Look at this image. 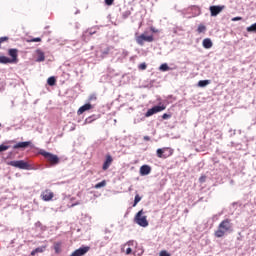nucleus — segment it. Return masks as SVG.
Listing matches in <instances>:
<instances>
[{"instance_id": "obj_43", "label": "nucleus", "mask_w": 256, "mask_h": 256, "mask_svg": "<svg viewBox=\"0 0 256 256\" xmlns=\"http://www.w3.org/2000/svg\"><path fill=\"white\" fill-rule=\"evenodd\" d=\"M144 141H151V137H149V136H144Z\"/></svg>"}, {"instance_id": "obj_4", "label": "nucleus", "mask_w": 256, "mask_h": 256, "mask_svg": "<svg viewBox=\"0 0 256 256\" xmlns=\"http://www.w3.org/2000/svg\"><path fill=\"white\" fill-rule=\"evenodd\" d=\"M175 153V150L170 147L159 148L156 150V155L159 159H168Z\"/></svg>"}, {"instance_id": "obj_29", "label": "nucleus", "mask_w": 256, "mask_h": 256, "mask_svg": "<svg viewBox=\"0 0 256 256\" xmlns=\"http://www.w3.org/2000/svg\"><path fill=\"white\" fill-rule=\"evenodd\" d=\"M160 71H169V65H167L166 63L165 64H162L160 67H159Z\"/></svg>"}, {"instance_id": "obj_28", "label": "nucleus", "mask_w": 256, "mask_h": 256, "mask_svg": "<svg viewBox=\"0 0 256 256\" xmlns=\"http://www.w3.org/2000/svg\"><path fill=\"white\" fill-rule=\"evenodd\" d=\"M140 201H141V196H139V194H136V196L134 198L133 207H137V203H139Z\"/></svg>"}, {"instance_id": "obj_5", "label": "nucleus", "mask_w": 256, "mask_h": 256, "mask_svg": "<svg viewBox=\"0 0 256 256\" xmlns=\"http://www.w3.org/2000/svg\"><path fill=\"white\" fill-rule=\"evenodd\" d=\"M9 165H11V167H16L17 169H24L26 171H29V169H31V165L25 160H14L9 162Z\"/></svg>"}, {"instance_id": "obj_26", "label": "nucleus", "mask_w": 256, "mask_h": 256, "mask_svg": "<svg viewBox=\"0 0 256 256\" xmlns=\"http://www.w3.org/2000/svg\"><path fill=\"white\" fill-rule=\"evenodd\" d=\"M37 61H38V63L45 61V54L43 52L38 53Z\"/></svg>"}, {"instance_id": "obj_21", "label": "nucleus", "mask_w": 256, "mask_h": 256, "mask_svg": "<svg viewBox=\"0 0 256 256\" xmlns=\"http://www.w3.org/2000/svg\"><path fill=\"white\" fill-rule=\"evenodd\" d=\"M155 113H157V111L155 110V107H152L148 109V111L145 114V117H151L152 115H155Z\"/></svg>"}, {"instance_id": "obj_38", "label": "nucleus", "mask_w": 256, "mask_h": 256, "mask_svg": "<svg viewBox=\"0 0 256 256\" xmlns=\"http://www.w3.org/2000/svg\"><path fill=\"white\" fill-rule=\"evenodd\" d=\"M242 19H243L242 17L237 16V17L232 18L231 21H242Z\"/></svg>"}, {"instance_id": "obj_33", "label": "nucleus", "mask_w": 256, "mask_h": 256, "mask_svg": "<svg viewBox=\"0 0 256 256\" xmlns=\"http://www.w3.org/2000/svg\"><path fill=\"white\" fill-rule=\"evenodd\" d=\"M105 5H107L108 7H111V5H113V3H115V0H104Z\"/></svg>"}, {"instance_id": "obj_3", "label": "nucleus", "mask_w": 256, "mask_h": 256, "mask_svg": "<svg viewBox=\"0 0 256 256\" xmlns=\"http://www.w3.org/2000/svg\"><path fill=\"white\" fill-rule=\"evenodd\" d=\"M134 221L140 227H149V221H147V216L143 210H140L134 217Z\"/></svg>"}, {"instance_id": "obj_12", "label": "nucleus", "mask_w": 256, "mask_h": 256, "mask_svg": "<svg viewBox=\"0 0 256 256\" xmlns=\"http://www.w3.org/2000/svg\"><path fill=\"white\" fill-rule=\"evenodd\" d=\"M89 109H93V106L90 103L84 104L78 109L77 113L78 115H83V113H85V111H89Z\"/></svg>"}, {"instance_id": "obj_8", "label": "nucleus", "mask_w": 256, "mask_h": 256, "mask_svg": "<svg viewBox=\"0 0 256 256\" xmlns=\"http://www.w3.org/2000/svg\"><path fill=\"white\" fill-rule=\"evenodd\" d=\"M40 197L42 201H51L55 197V194L50 189H46L42 191Z\"/></svg>"}, {"instance_id": "obj_35", "label": "nucleus", "mask_w": 256, "mask_h": 256, "mask_svg": "<svg viewBox=\"0 0 256 256\" xmlns=\"http://www.w3.org/2000/svg\"><path fill=\"white\" fill-rule=\"evenodd\" d=\"M89 101H97V95H95V94H91L90 96H89V99H88Z\"/></svg>"}, {"instance_id": "obj_27", "label": "nucleus", "mask_w": 256, "mask_h": 256, "mask_svg": "<svg viewBox=\"0 0 256 256\" xmlns=\"http://www.w3.org/2000/svg\"><path fill=\"white\" fill-rule=\"evenodd\" d=\"M130 16H131V10H126V11L122 12L123 19H127Z\"/></svg>"}, {"instance_id": "obj_34", "label": "nucleus", "mask_w": 256, "mask_h": 256, "mask_svg": "<svg viewBox=\"0 0 256 256\" xmlns=\"http://www.w3.org/2000/svg\"><path fill=\"white\" fill-rule=\"evenodd\" d=\"M7 149H9V146H5V145H0V153H3V151H7Z\"/></svg>"}, {"instance_id": "obj_36", "label": "nucleus", "mask_w": 256, "mask_h": 256, "mask_svg": "<svg viewBox=\"0 0 256 256\" xmlns=\"http://www.w3.org/2000/svg\"><path fill=\"white\" fill-rule=\"evenodd\" d=\"M160 256H171V254H169V252H167L166 250H162L160 252Z\"/></svg>"}, {"instance_id": "obj_30", "label": "nucleus", "mask_w": 256, "mask_h": 256, "mask_svg": "<svg viewBox=\"0 0 256 256\" xmlns=\"http://www.w3.org/2000/svg\"><path fill=\"white\" fill-rule=\"evenodd\" d=\"M28 43H41V38H33L30 40H27Z\"/></svg>"}, {"instance_id": "obj_7", "label": "nucleus", "mask_w": 256, "mask_h": 256, "mask_svg": "<svg viewBox=\"0 0 256 256\" xmlns=\"http://www.w3.org/2000/svg\"><path fill=\"white\" fill-rule=\"evenodd\" d=\"M8 55L10 58L11 63H19V50L15 48H11L8 50Z\"/></svg>"}, {"instance_id": "obj_10", "label": "nucleus", "mask_w": 256, "mask_h": 256, "mask_svg": "<svg viewBox=\"0 0 256 256\" xmlns=\"http://www.w3.org/2000/svg\"><path fill=\"white\" fill-rule=\"evenodd\" d=\"M111 165H113V156H111L110 154H107L105 156V161L102 165L103 171H107V169H109V167H111Z\"/></svg>"}, {"instance_id": "obj_9", "label": "nucleus", "mask_w": 256, "mask_h": 256, "mask_svg": "<svg viewBox=\"0 0 256 256\" xmlns=\"http://www.w3.org/2000/svg\"><path fill=\"white\" fill-rule=\"evenodd\" d=\"M225 9V5L222 6H210V15L211 17H217Z\"/></svg>"}, {"instance_id": "obj_19", "label": "nucleus", "mask_w": 256, "mask_h": 256, "mask_svg": "<svg viewBox=\"0 0 256 256\" xmlns=\"http://www.w3.org/2000/svg\"><path fill=\"white\" fill-rule=\"evenodd\" d=\"M154 109L156 110V113H161V111H165L167 109V106H165V104H162L160 106H154Z\"/></svg>"}, {"instance_id": "obj_25", "label": "nucleus", "mask_w": 256, "mask_h": 256, "mask_svg": "<svg viewBox=\"0 0 256 256\" xmlns=\"http://www.w3.org/2000/svg\"><path fill=\"white\" fill-rule=\"evenodd\" d=\"M207 31V27L203 24H200L197 28L198 33H205Z\"/></svg>"}, {"instance_id": "obj_23", "label": "nucleus", "mask_w": 256, "mask_h": 256, "mask_svg": "<svg viewBox=\"0 0 256 256\" xmlns=\"http://www.w3.org/2000/svg\"><path fill=\"white\" fill-rule=\"evenodd\" d=\"M106 186H107V181H106V180H103L102 182L97 183V184L94 186V189H101L102 187H106Z\"/></svg>"}, {"instance_id": "obj_1", "label": "nucleus", "mask_w": 256, "mask_h": 256, "mask_svg": "<svg viewBox=\"0 0 256 256\" xmlns=\"http://www.w3.org/2000/svg\"><path fill=\"white\" fill-rule=\"evenodd\" d=\"M232 231H233V223L231 222V219L226 218L220 222L217 230L214 232V236L217 239H221V237H225L227 233H232Z\"/></svg>"}, {"instance_id": "obj_17", "label": "nucleus", "mask_w": 256, "mask_h": 256, "mask_svg": "<svg viewBox=\"0 0 256 256\" xmlns=\"http://www.w3.org/2000/svg\"><path fill=\"white\" fill-rule=\"evenodd\" d=\"M0 63L2 65H7V64L13 63V62H11V58H9L7 56H0Z\"/></svg>"}, {"instance_id": "obj_2", "label": "nucleus", "mask_w": 256, "mask_h": 256, "mask_svg": "<svg viewBox=\"0 0 256 256\" xmlns=\"http://www.w3.org/2000/svg\"><path fill=\"white\" fill-rule=\"evenodd\" d=\"M39 154L42 155V157H44V159H46L47 163H49L50 167H55L56 165H59V163H61V159L59 158V156L51 153V152H47L45 150H40Z\"/></svg>"}, {"instance_id": "obj_20", "label": "nucleus", "mask_w": 256, "mask_h": 256, "mask_svg": "<svg viewBox=\"0 0 256 256\" xmlns=\"http://www.w3.org/2000/svg\"><path fill=\"white\" fill-rule=\"evenodd\" d=\"M155 113H157V111L155 110V107H152L148 109V111L145 114V117H151L152 115H155Z\"/></svg>"}, {"instance_id": "obj_37", "label": "nucleus", "mask_w": 256, "mask_h": 256, "mask_svg": "<svg viewBox=\"0 0 256 256\" xmlns=\"http://www.w3.org/2000/svg\"><path fill=\"white\" fill-rule=\"evenodd\" d=\"M162 119H171V114H167V113L163 114Z\"/></svg>"}, {"instance_id": "obj_42", "label": "nucleus", "mask_w": 256, "mask_h": 256, "mask_svg": "<svg viewBox=\"0 0 256 256\" xmlns=\"http://www.w3.org/2000/svg\"><path fill=\"white\" fill-rule=\"evenodd\" d=\"M150 30L152 31V33H159V30L155 29V28H150Z\"/></svg>"}, {"instance_id": "obj_18", "label": "nucleus", "mask_w": 256, "mask_h": 256, "mask_svg": "<svg viewBox=\"0 0 256 256\" xmlns=\"http://www.w3.org/2000/svg\"><path fill=\"white\" fill-rule=\"evenodd\" d=\"M47 83L50 87H53L57 83V79H55V76H51L48 78Z\"/></svg>"}, {"instance_id": "obj_41", "label": "nucleus", "mask_w": 256, "mask_h": 256, "mask_svg": "<svg viewBox=\"0 0 256 256\" xmlns=\"http://www.w3.org/2000/svg\"><path fill=\"white\" fill-rule=\"evenodd\" d=\"M205 179H206L205 176H201V177L199 178L200 183H205Z\"/></svg>"}, {"instance_id": "obj_40", "label": "nucleus", "mask_w": 256, "mask_h": 256, "mask_svg": "<svg viewBox=\"0 0 256 256\" xmlns=\"http://www.w3.org/2000/svg\"><path fill=\"white\" fill-rule=\"evenodd\" d=\"M133 253V250L131 248L126 249V255H131Z\"/></svg>"}, {"instance_id": "obj_11", "label": "nucleus", "mask_w": 256, "mask_h": 256, "mask_svg": "<svg viewBox=\"0 0 256 256\" xmlns=\"http://www.w3.org/2000/svg\"><path fill=\"white\" fill-rule=\"evenodd\" d=\"M31 141L26 142H18L13 146V149H27V147H30Z\"/></svg>"}, {"instance_id": "obj_13", "label": "nucleus", "mask_w": 256, "mask_h": 256, "mask_svg": "<svg viewBox=\"0 0 256 256\" xmlns=\"http://www.w3.org/2000/svg\"><path fill=\"white\" fill-rule=\"evenodd\" d=\"M149 173H151V166L142 165L140 167V175L145 176V175H149Z\"/></svg>"}, {"instance_id": "obj_16", "label": "nucleus", "mask_w": 256, "mask_h": 256, "mask_svg": "<svg viewBox=\"0 0 256 256\" xmlns=\"http://www.w3.org/2000/svg\"><path fill=\"white\" fill-rule=\"evenodd\" d=\"M45 249H47V246L38 247V248L34 249V250L30 253V255H31V256H35L36 253H44V252H45Z\"/></svg>"}, {"instance_id": "obj_39", "label": "nucleus", "mask_w": 256, "mask_h": 256, "mask_svg": "<svg viewBox=\"0 0 256 256\" xmlns=\"http://www.w3.org/2000/svg\"><path fill=\"white\" fill-rule=\"evenodd\" d=\"M134 241H128L125 245H124V247H127V245H128V247H131L132 245H134Z\"/></svg>"}, {"instance_id": "obj_22", "label": "nucleus", "mask_w": 256, "mask_h": 256, "mask_svg": "<svg viewBox=\"0 0 256 256\" xmlns=\"http://www.w3.org/2000/svg\"><path fill=\"white\" fill-rule=\"evenodd\" d=\"M211 83V81L209 80H200L198 82V87H207V85H209Z\"/></svg>"}, {"instance_id": "obj_31", "label": "nucleus", "mask_w": 256, "mask_h": 256, "mask_svg": "<svg viewBox=\"0 0 256 256\" xmlns=\"http://www.w3.org/2000/svg\"><path fill=\"white\" fill-rule=\"evenodd\" d=\"M138 69H140V71H145V69H147V64L145 62L139 64Z\"/></svg>"}, {"instance_id": "obj_6", "label": "nucleus", "mask_w": 256, "mask_h": 256, "mask_svg": "<svg viewBox=\"0 0 256 256\" xmlns=\"http://www.w3.org/2000/svg\"><path fill=\"white\" fill-rule=\"evenodd\" d=\"M145 41L147 43H153V41H155V38L153 37V35L147 36V35H145V33L136 37V43L138 45H141V47H143V45H145Z\"/></svg>"}, {"instance_id": "obj_15", "label": "nucleus", "mask_w": 256, "mask_h": 256, "mask_svg": "<svg viewBox=\"0 0 256 256\" xmlns=\"http://www.w3.org/2000/svg\"><path fill=\"white\" fill-rule=\"evenodd\" d=\"M63 243L62 242H54V251L56 253V255H59V253H61Z\"/></svg>"}, {"instance_id": "obj_24", "label": "nucleus", "mask_w": 256, "mask_h": 256, "mask_svg": "<svg viewBox=\"0 0 256 256\" xmlns=\"http://www.w3.org/2000/svg\"><path fill=\"white\" fill-rule=\"evenodd\" d=\"M246 31H248V33H256V23H254L251 26L247 27Z\"/></svg>"}, {"instance_id": "obj_32", "label": "nucleus", "mask_w": 256, "mask_h": 256, "mask_svg": "<svg viewBox=\"0 0 256 256\" xmlns=\"http://www.w3.org/2000/svg\"><path fill=\"white\" fill-rule=\"evenodd\" d=\"M7 41H9V37H7V36L0 37V49H1V43H5Z\"/></svg>"}, {"instance_id": "obj_14", "label": "nucleus", "mask_w": 256, "mask_h": 256, "mask_svg": "<svg viewBox=\"0 0 256 256\" xmlns=\"http://www.w3.org/2000/svg\"><path fill=\"white\" fill-rule=\"evenodd\" d=\"M202 45L204 49H211V47H213V42L209 38H206L203 40Z\"/></svg>"}]
</instances>
